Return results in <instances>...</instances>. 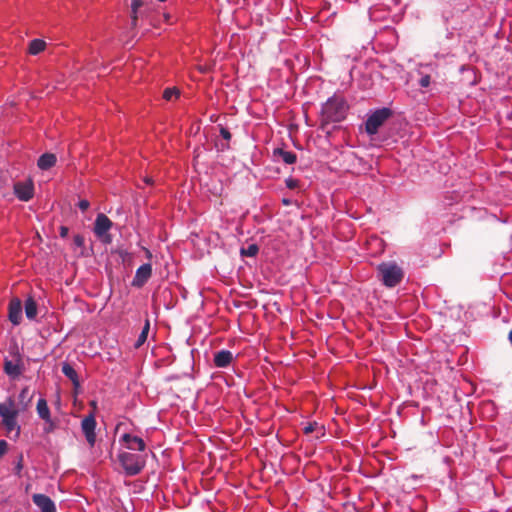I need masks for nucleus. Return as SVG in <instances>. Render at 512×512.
Here are the masks:
<instances>
[{"label": "nucleus", "instance_id": "nucleus-1", "mask_svg": "<svg viewBox=\"0 0 512 512\" xmlns=\"http://www.w3.org/2000/svg\"><path fill=\"white\" fill-rule=\"evenodd\" d=\"M347 109V104L342 97L333 96L329 98L321 110L323 123L328 124L342 121L346 116Z\"/></svg>", "mask_w": 512, "mask_h": 512}, {"label": "nucleus", "instance_id": "nucleus-2", "mask_svg": "<svg viewBox=\"0 0 512 512\" xmlns=\"http://www.w3.org/2000/svg\"><path fill=\"white\" fill-rule=\"evenodd\" d=\"M118 461L128 476L139 474L146 464V456L143 454L121 451L118 453Z\"/></svg>", "mask_w": 512, "mask_h": 512}, {"label": "nucleus", "instance_id": "nucleus-3", "mask_svg": "<svg viewBox=\"0 0 512 512\" xmlns=\"http://www.w3.org/2000/svg\"><path fill=\"white\" fill-rule=\"evenodd\" d=\"M380 280L386 287H395L404 276L403 270L395 262H383L377 267Z\"/></svg>", "mask_w": 512, "mask_h": 512}, {"label": "nucleus", "instance_id": "nucleus-4", "mask_svg": "<svg viewBox=\"0 0 512 512\" xmlns=\"http://www.w3.org/2000/svg\"><path fill=\"white\" fill-rule=\"evenodd\" d=\"M18 411L14 407V401L9 399L8 407L2 413V425L8 437L16 439L20 435V426L17 423Z\"/></svg>", "mask_w": 512, "mask_h": 512}, {"label": "nucleus", "instance_id": "nucleus-5", "mask_svg": "<svg viewBox=\"0 0 512 512\" xmlns=\"http://www.w3.org/2000/svg\"><path fill=\"white\" fill-rule=\"evenodd\" d=\"M391 116L388 108L377 109L366 120L365 129L369 135H374L383 123Z\"/></svg>", "mask_w": 512, "mask_h": 512}, {"label": "nucleus", "instance_id": "nucleus-6", "mask_svg": "<svg viewBox=\"0 0 512 512\" xmlns=\"http://www.w3.org/2000/svg\"><path fill=\"white\" fill-rule=\"evenodd\" d=\"M112 227V221L104 214H99L96 217L94 224L95 235L104 243L109 244L112 241L111 235L108 231Z\"/></svg>", "mask_w": 512, "mask_h": 512}, {"label": "nucleus", "instance_id": "nucleus-7", "mask_svg": "<svg viewBox=\"0 0 512 512\" xmlns=\"http://www.w3.org/2000/svg\"><path fill=\"white\" fill-rule=\"evenodd\" d=\"M81 429L83 434L85 435V438L90 445V447H93L96 442V420L94 412H91L89 415L85 416L81 422Z\"/></svg>", "mask_w": 512, "mask_h": 512}, {"label": "nucleus", "instance_id": "nucleus-8", "mask_svg": "<svg viewBox=\"0 0 512 512\" xmlns=\"http://www.w3.org/2000/svg\"><path fill=\"white\" fill-rule=\"evenodd\" d=\"M14 193L20 201L27 202L34 196V186L32 181L16 182L14 184Z\"/></svg>", "mask_w": 512, "mask_h": 512}, {"label": "nucleus", "instance_id": "nucleus-9", "mask_svg": "<svg viewBox=\"0 0 512 512\" xmlns=\"http://www.w3.org/2000/svg\"><path fill=\"white\" fill-rule=\"evenodd\" d=\"M120 443H122L126 449L131 451L136 450L139 452H144L146 449L145 441L142 438L130 433H124L120 437Z\"/></svg>", "mask_w": 512, "mask_h": 512}, {"label": "nucleus", "instance_id": "nucleus-10", "mask_svg": "<svg viewBox=\"0 0 512 512\" xmlns=\"http://www.w3.org/2000/svg\"><path fill=\"white\" fill-rule=\"evenodd\" d=\"M152 275V266L149 263H145L141 265L135 272V276L132 280V286L141 288L143 287L147 281L150 279Z\"/></svg>", "mask_w": 512, "mask_h": 512}, {"label": "nucleus", "instance_id": "nucleus-11", "mask_svg": "<svg viewBox=\"0 0 512 512\" xmlns=\"http://www.w3.org/2000/svg\"><path fill=\"white\" fill-rule=\"evenodd\" d=\"M8 318L13 325H19L22 320V302L19 298H13L8 306Z\"/></svg>", "mask_w": 512, "mask_h": 512}, {"label": "nucleus", "instance_id": "nucleus-12", "mask_svg": "<svg viewBox=\"0 0 512 512\" xmlns=\"http://www.w3.org/2000/svg\"><path fill=\"white\" fill-rule=\"evenodd\" d=\"M32 500L41 512H56V506L54 502L47 495L34 494L32 496Z\"/></svg>", "mask_w": 512, "mask_h": 512}, {"label": "nucleus", "instance_id": "nucleus-13", "mask_svg": "<svg viewBox=\"0 0 512 512\" xmlns=\"http://www.w3.org/2000/svg\"><path fill=\"white\" fill-rule=\"evenodd\" d=\"M233 358L229 350H220L214 354V365L218 368H226L232 363Z\"/></svg>", "mask_w": 512, "mask_h": 512}, {"label": "nucleus", "instance_id": "nucleus-14", "mask_svg": "<svg viewBox=\"0 0 512 512\" xmlns=\"http://www.w3.org/2000/svg\"><path fill=\"white\" fill-rule=\"evenodd\" d=\"M4 371L8 376L12 378H17L22 374L23 364L20 359L16 361L5 360Z\"/></svg>", "mask_w": 512, "mask_h": 512}, {"label": "nucleus", "instance_id": "nucleus-15", "mask_svg": "<svg viewBox=\"0 0 512 512\" xmlns=\"http://www.w3.org/2000/svg\"><path fill=\"white\" fill-rule=\"evenodd\" d=\"M36 410L39 418H41L44 422H50L51 413L48 407V403L44 398H40L36 405Z\"/></svg>", "mask_w": 512, "mask_h": 512}, {"label": "nucleus", "instance_id": "nucleus-16", "mask_svg": "<svg viewBox=\"0 0 512 512\" xmlns=\"http://www.w3.org/2000/svg\"><path fill=\"white\" fill-rule=\"evenodd\" d=\"M274 157L280 158L285 164H294L297 161V156L291 151H286L281 148L274 149Z\"/></svg>", "mask_w": 512, "mask_h": 512}, {"label": "nucleus", "instance_id": "nucleus-17", "mask_svg": "<svg viewBox=\"0 0 512 512\" xmlns=\"http://www.w3.org/2000/svg\"><path fill=\"white\" fill-rule=\"evenodd\" d=\"M56 163V156L52 153H45L38 159V167L42 170H47L53 167Z\"/></svg>", "mask_w": 512, "mask_h": 512}, {"label": "nucleus", "instance_id": "nucleus-18", "mask_svg": "<svg viewBox=\"0 0 512 512\" xmlns=\"http://www.w3.org/2000/svg\"><path fill=\"white\" fill-rule=\"evenodd\" d=\"M62 373L72 381L73 385L75 387H79V378L76 370L69 364V363H63L62 364Z\"/></svg>", "mask_w": 512, "mask_h": 512}, {"label": "nucleus", "instance_id": "nucleus-19", "mask_svg": "<svg viewBox=\"0 0 512 512\" xmlns=\"http://www.w3.org/2000/svg\"><path fill=\"white\" fill-rule=\"evenodd\" d=\"M25 314L29 320H34L37 316V303L32 297L25 301Z\"/></svg>", "mask_w": 512, "mask_h": 512}, {"label": "nucleus", "instance_id": "nucleus-20", "mask_svg": "<svg viewBox=\"0 0 512 512\" xmlns=\"http://www.w3.org/2000/svg\"><path fill=\"white\" fill-rule=\"evenodd\" d=\"M149 331H150V321H149V319H146L144 326L142 328V331L139 334L138 339L134 345L135 348H139L146 342V340L148 338Z\"/></svg>", "mask_w": 512, "mask_h": 512}, {"label": "nucleus", "instance_id": "nucleus-21", "mask_svg": "<svg viewBox=\"0 0 512 512\" xmlns=\"http://www.w3.org/2000/svg\"><path fill=\"white\" fill-rule=\"evenodd\" d=\"M46 47V42L42 39H34L29 44V53L37 55L42 52Z\"/></svg>", "mask_w": 512, "mask_h": 512}, {"label": "nucleus", "instance_id": "nucleus-22", "mask_svg": "<svg viewBox=\"0 0 512 512\" xmlns=\"http://www.w3.org/2000/svg\"><path fill=\"white\" fill-rule=\"evenodd\" d=\"M179 97V90L176 88H167L163 93V98L167 101H172Z\"/></svg>", "mask_w": 512, "mask_h": 512}, {"label": "nucleus", "instance_id": "nucleus-23", "mask_svg": "<svg viewBox=\"0 0 512 512\" xmlns=\"http://www.w3.org/2000/svg\"><path fill=\"white\" fill-rule=\"evenodd\" d=\"M258 251V246L256 244H251L246 249H241V254L248 257H254L257 255Z\"/></svg>", "mask_w": 512, "mask_h": 512}, {"label": "nucleus", "instance_id": "nucleus-24", "mask_svg": "<svg viewBox=\"0 0 512 512\" xmlns=\"http://www.w3.org/2000/svg\"><path fill=\"white\" fill-rule=\"evenodd\" d=\"M286 187L289 189H295L299 187V181L297 179H294L292 177H289L285 180Z\"/></svg>", "mask_w": 512, "mask_h": 512}, {"label": "nucleus", "instance_id": "nucleus-25", "mask_svg": "<svg viewBox=\"0 0 512 512\" xmlns=\"http://www.w3.org/2000/svg\"><path fill=\"white\" fill-rule=\"evenodd\" d=\"M142 5V2L141 0H132V3H131V8H132V18H133V21L135 22L136 21V12H137V9Z\"/></svg>", "mask_w": 512, "mask_h": 512}, {"label": "nucleus", "instance_id": "nucleus-26", "mask_svg": "<svg viewBox=\"0 0 512 512\" xmlns=\"http://www.w3.org/2000/svg\"><path fill=\"white\" fill-rule=\"evenodd\" d=\"M430 76L429 75H424L421 77V79L419 80V84L421 87L423 88H426L430 85Z\"/></svg>", "mask_w": 512, "mask_h": 512}, {"label": "nucleus", "instance_id": "nucleus-27", "mask_svg": "<svg viewBox=\"0 0 512 512\" xmlns=\"http://www.w3.org/2000/svg\"><path fill=\"white\" fill-rule=\"evenodd\" d=\"M317 426H318V424H317L316 422L307 424V425L304 427V432H305V434H310V433H312V432L317 428Z\"/></svg>", "mask_w": 512, "mask_h": 512}, {"label": "nucleus", "instance_id": "nucleus-28", "mask_svg": "<svg viewBox=\"0 0 512 512\" xmlns=\"http://www.w3.org/2000/svg\"><path fill=\"white\" fill-rule=\"evenodd\" d=\"M89 206H90L89 201H88V200H85V199L80 200V201H79V203H78V207H79V209H80L81 211H83V212H84V211H86V210L89 208Z\"/></svg>", "mask_w": 512, "mask_h": 512}, {"label": "nucleus", "instance_id": "nucleus-29", "mask_svg": "<svg viewBox=\"0 0 512 512\" xmlns=\"http://www.w3.org/2000/svg\"><path fill=\"white\" fill-rule=\"evenodd\" d=\"M45 424H46V426L44 428V431L46 433H50V432L54 431L55 423H54V421L52 419H50V422H45Z\"/></svg>", "mask_w": 512, "mask_h": 512}, {"label": "nucleus", "instance_id": "nucleus-30", "mask_svg": "<svg viewBox=\"0 0 512 512\" xmlns=\"http://www.w3.org/2000/svg\"><path fill=\"white\" fill-rule=\"evenodd\" d=\"M8 444L5 440H0V457L7 451Z\"/></svg>", "mask_w": 512, "mask_h": 512}, {"label": "nucleus", "instance_id": "nucleus-31", "mask_svg": "<svg viewBox=\"0 0 512 512\" xmlns=\"http://www.w3.org/2000/svg\"><path fill=\"white\" fill-rule=\"evenodd\" d=\"M220 134L221 136L225 139V140H230L231 139V133L225 129V128H222L221 131H220Z\"/></svg>", "mask_w": 512, "mask_h": 512}, {"label": "nucleus", "instance_id": "nucleus-32", "mask_svg": "<svg viewBox=\"0 0 512 512\" xmlns=\"http://www.w3.org/2000/svg\"><path fill=\"white\" fill-rule=\"evenodd\" d=\"M28 391V387L23 388L19 394L20 399H25L28 395Z\"/></svg>", "mask_w": 512, "mask_h": 512}, {"label": "nucleus", "instance_id": "nucleus-33", "mask_svg": "<svg viewBox=\"0 0 512 512\" xmlns=\"http://www.w3.org/2000/svg\"><path fill=\"white\" fill-rule=\"evenodd\" d=\"M143 250L145 251V255L148 259H151L152 258V253L149 249L147 248H143Z\"/></svg>", "mask_w": 512, "mask_h": 512}, {"label": "nucleus", "instance_id": "nucleus-34", "mask_svg": "<svg viewBox=\"0 0 512 512\" xmlns=\"http://www.w3.org/2000/svg\"><path fill=\"white\" fill-rule=\"evenodd\" d=\"M8 407V404H1L0 403V416H2V413L6 408Z\"/></svg>", "mask_w": 512, "mask_h": 512}, {"label": "nucleus", "instance_id": "nucleus-35", "mask_svg": "<svg viewBox=\"0 0 512 512\" xmlns=\"http://www.w3.org/2000/svg\"><path fill=\"white\" fill-rule=\"evenodd\" d=\"M282 202H283V204H284V205H286V206H288V205H290V204H291V201H290L289 199H283V200H282Z\"/></svg>", "mask_w": 512, "mask_h": 512}, {"label": "nucleus", "instance_id": "nucleus-36", "mask_svg": "<svg viewBox=\"0 0 512 512\" xmlns=\"http://www.w3.org/2000/svg\"><path fill=\"white\" fill-rule=\"evenodd\" d=\"M90 405L92 406L93 410H96V408H97V403H96V401H91V402H90Z\"/></svg>", "mask_w": 512, "mask_h": 512}, {"label": "nucleus", "instance_id": "nucleus-37", "mask_svg": "<svg viewBox=\"0 0 512 512\" xmlns=\"http://www.w3.org/2000/svg\"><path fill=\"white\" fill-rule=\"evenodd\" d=\"M66 233H67V229H66L65 227H62V228H61V235H62V236H65V235H66Z\"/></svg>", "mask_w": 512, "mask_h": 512}, {"label": "nucleus", "instance_id": "nucleus-38", "mask_svg": "<svg viewBox=\"0 0 512 512\" xmlns=\"http://www.w3.org/2000/svg\"><path fill=\"white\" fill-rule=\"evenodd\" d=\"M508 339H509L510 343L512 344V330L509 332Z\"/></svg>", "mask_w": 512, "mask_h": 512}, {"label": "nucleus", "instance_id": "nucleus-39", "mask_svg": "<svg viewBox=\"0 0 512 512\" xmlns=\"http://www.w3.org/2000/svg\"><path fill=\"white\" fill-rule=\"evenodd\" d=\"M17 468H18V470H19V471L22 469V465H21V463H19V464L17 465Z\"/></svg>", "mask_w": 512, "mask_h": 512}]
</instances>
